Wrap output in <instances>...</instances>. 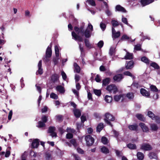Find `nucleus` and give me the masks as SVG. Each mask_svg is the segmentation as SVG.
Segmentation results:
<instances>
[{
    "label": "nucleus",
    "instance_id": "obj_10",
    "mask_svg": "<svg viewBox=\"0 0 160 160\" xmlns=\"http://www.w3.org/2000/svg\"><path fill=\"white\" fill-rule=\"evenodd\" d=\"M51 47L48 46L46 50L45 56L49 58L51 57L52 55V50L51 49L52 43L50 44Z\"/></svg>",
    "mask_w": 160,
    "mask_h": 160
},
{
    "label": "nucleus",
    "instance_id": "obj_29",
    "mask_svg": "<svg viewBox=\"0 0 160 160\" xmlns=\"http://www.w3.org/2000/svg\"><path fill=\"white\" fill-rule=\"evenodd\" d=\"M141 60L146 63L147 64H149L150 62L149 60L146 57H143L141 58Z\"/></svg>",
    "mask_w": 160,
    "mask_h": 160
},
{
    "label": "nucleus",
    "instance_id": "obj_28",
    "mask_svg": "<svg viewBox=\"0 0 160 160\" xmlns=\"http://www.w3.org/2000/svg\"><path fill=\"white\" fill-rule=\"evenodd\" d=\"M150 128L153 131H156L158 129V127L155 124H151Z\"/></svg>",
    "mask_w": 160,
    "mask_h": 160
},
{
    "label": "nucleus",
    "instance_id": "obj_51",
    "mask_svg": "<svg viewBox=\"0 0 160 160\" xmlns=\"http://www.w3.org/2000/svg\"><path fill=\"white\" fill-rule=\"evenodd\" d=\"M111 23L113 27H115L119 25L118 22L114 20H112L111 22Z\"/></svg>",
    "mask_w": 160,
    "mask_h": 160
},
{
    "label": "nucleus",
    "instance_id": "obj_41",
    "mask_svg": "<svg viewBox=\"0 0 160 160\" xmlns=\"http://www.w3.org/2000/svg\"><path fill=\"white\" fill-rule=\"evenodd\" d=\"M150 66L153 67L155 69H158L159 68V66L156 62H152L150 64Z\"/></svg>",
    "mask_w": 160,
    "mask_h": 160
},
{
    "label": "nucleus",
    "instance_id": "obj_34",
    "mask_svg": "<svg viewBox=\"0 0 160 160\" xmlns=\"http://www.w3.org/2000/svg\"><path fill=\"white\" fill-rule=\"evenodd\" d=\"M151 91L153 92H157L158 91V89L154 85H151L150 86Z\"/></svg>",
    "mask_w": 160,
    "mask_h": 160
},
{
    "label": "nucleus",
    "instance_id": "obj_48",
    "mask_svg": "<svg viewBox=\"0 0 160 160\" xmlns=\"http://www.w3.org/2000/svg\"><path fill=\"white\" fill-rule=\"evenodd\" d=\"M43 73V69L42 68H38V70L36 72V74L38 75V74L41 75Z\"/></svg>",
    "mask_w": 160,
    "mask_h": 160
},
{
    "label": "nucleus",
    "instance_id": "obj_61",
    "mask_svg": "<svg viewBox=\"0 0 160 160\" xmlns=\"http://www.w3.org/2000/svg\"><path fill=\"white\" fill-rule=\"evenodd\" d=\"M95 80L96 82H100L101 81V79L99 75H97L96 77L95 78Z\"/></svg>",
    "mask_w": 160,
    "mask_h": 160
},
{
    "label": "nucleus",
    "instance_id": "obj_20",
    "mask_svg": "<svg viewBox=\"0 0 160 160\" xmlns=\"http://www.w3.org/2000/svg\"><path fill=\"white\" fill-rule=\"evenodd\" d=\"M148 157L150 159H155L157 160L158 158L157 155L154 152H151L149 153Z\"/></svg>",
    "mask_w": 160,
    "mask_h": 160
},
{
    "label": "nucleus",
    "instance_id": "obj_23",
    "mask_svg": "<svg viewBox=\"0 0 160 160\" xmlns=\"http://www.w3.org/2000/svg\"><path fill=\"white\" fill-rule=\"evenodd\" d=\"M136 117L140 121L144 122L145 120V118L142 114L138 113L136 115Z\"/></svg>",
    "mask_w": 160,
    "mask_h": 160
},
{
    "label": "nucleus",
    "instance_id": "obj_54",
    "mask_svg": "<svg viewBox=\"0 0 160 160\" xmlns=\"http://www.w3.org/2000/svg\"><path fill=\"white\" fill-rule=\"evenodd\" d=\"M100 28L102 31H104L106 29V26L105 23L101 22L100 23Z\"/></svg>",
    "mask_w": 160,
    "mask_h": 160
},
{
    "label": "nucleus",
    "instance_id": "obj_26",
    "mask_svg": "<svg viewBox=\"0 0 160 160\" xmlns=\"http://www.w3.org/2000/svg\"><path fill=\"white\" fill-rule=\"evenodd\" d=\"M137 156L138 159L139 160H143L144 158V154L140 152H138Z\"/></svg>",
    "mask_w": 160,
    "mask_h": 160
},
{
    "label": "nucleus",
    "instance_id": "obj_30",
    "mask_svg": "<svg viewBox=\"0 0 160 160\" xmlns=\"http://www.w3.org/2000/svg\"><path fill=\"white\" fill-rule=\"evenodd\" d=\"M103 128V124L101 123L98 124L97 127V131L100 132Z\"/></svg>",
    "mask_w": 160,
    "mask_h": 160
},
{
    "label": "nucleus",
    "instance_id": "obj_60",
    "mask_svg": "<svg viewBox=\"0 0 160 160\" xmlns=\"http://www.w3.org/2000/svg\"><path fill=\"white\" fill-rule=\"evenodd\" d=\"M49 58H50L47 57L46 56H45V57L43 58V61L45 63H48L50 62V61Z\"/></svg>",
    "mask_w": 160,
    "mask_h": 160
},
{
    "label": "nucleus",
    "instance_id": "obj_58",
    "mask_svg": "<svg viewBox=\"0 0 160 160\" xmlns=\"http://www.w3.org/2000/svg\"><path fill=\"white\" fill-rule=\"evenodd\" d=\"M123 74L124 75L126 76H128L131 77L132 76V74L130 72L128 71L124 72Z\"/></svg>",
    "mask_w": 160,
    "mask_h": 160
},
{
    "label": "nucleus",
    "instance_id": "obj_55",
    "mask_svg": "<svg viewBox=\"0 0 160 160\" xmlns=\"http://www.w3.org/2000/svg\"><path fill=\"white\" fill-rule=\"evenodd\" d=\"M116 10H126V9L123 7L119 5H117L116 6Z\"/></svg>",
    "mask_w": 160,
    "mask_h": 160
},
{
    "label": "nucleus",
    "instance_id": "obj_38",
    "mask_svg": "<svg viewBox=\"0 0 160 160\" xmlns=\"http://www.w3.org/2000/svg\"><path fill=\"white\" fill-rule=\"evenodd\" d=\"M148 116L152 120H154V117L155 115V114L151 111H149L148 113Z\"/></svg>",
    "mask_w": 160,
    "mask_h": 160
},
{
    "label": "nucleus",
    "instance_id": "obj_11",
    "mask_svg": "<svg viewBox=\"0 0 160 160\" xmlns=\"http://www.w3.org/2000/svg\"><path fill=\"white\" fill-rule=\"evenodd\" d=\"M154 0H140V2L142 6L147 5L154 2Z\"/></svg>",
    "mask_w": 160,
    "mask_h": 160
},
{
    "label": "nucleus",
    "instance_id": "obj_14",
    "mask_svg": "<svg viewBox=\"0 0 160 160\" xmlns=\"http://www.w3.org/2000/svg\"><path fill=\"white\" fill-rule=\"evenodd\" d=\"M57 91L61 93H64L65 92L64 88L61 85H59L57 86L56 88Z\"/></svg>",
    "mask_w": 160,
    "mask_h": 160
},
{
    "label": "nucleus",
    "instance_id": "obj_53",
    "mask_svg": "<svg viewBox=\"0 0 160 160\" xmlns=\"http://www.w3.org/2000/svg\"><path fill=\"white\" fill-rule=\"evenodd\" d=\"M70 142L72 144L74 147L77 146V144L76 140L75 139H72L70 140Z\"/></svg>",
    "mask_w": 160,
    "mask_h": 160
},
{
    "label": "nucleus",
    "instance_id": "obj_21",
    "mask_svg": "<svg viewBox=\"0 0 160 160\" xmlns=\"http://www.w3.org/2000/svg\"><path fill=\"white\" fill-rule=\"evenodd\" d=\"M86 47L89 48H92V44L90 43L89 40L88 39L85 38L84 40Z\"/></svg>",
    "mask_w": 160,
    "mask_h": 160
},
{
    "label": "nucleus",
    "instance_id": "obj_35",
    "mask_svg": "<svg viewBox=\"0 0 160 160\" xmlns=\"http://www.w3.org/2000/svg\"><path fill=\"white\" fill-rule=\"evenodd\" d=\"M115 52V48L114 47H111L110 50L109 54L111 56L114 54Z\"/></svg>",
    "mask_w": 160,
    "mask_h": 160
},
{
    "label": "nucleus",
    "instance_id": "obj_37",
    "mask_svg": "<svg viewBox=\"0 0 160 160\" xmlns=\"http://www.w3.org/2000/svg\"><path fill=\"white\" fill-rule=\"evenodd\" d=\"M54 48L56 56V57H58L59 52L58 47L57 45H55Z\"/></svg>",
    "mask_w": 160,
    "mask_h": 160
},
{
    "label": "nucleus",
    "instance_id": "obj_6",
    "mask_svg": "<svg viewBox=\"0 0 160 160\" xmlns=\"http://www.w3.org/2000/svg\"><path fill=\"white\" fill-rule=\"evenodd\" d=\"M39 140L36 138L34 139L32 143L31 147L32 148H37L39 145Z\"/></svg>",
    "mask_w": 160,
    "mask_h": 160
},
{
    "label": "nucleus",
    "instance_id": "obj_8",
    "mask_svg": "<svg viewBox=\"0 0 160 160\" xmlns=\"http://www.w3.org/2000/svg\"><path fill=\"white\" fill-rule=\"evenodd\" d=\"M123 78V76L122 74H116L113 78L114 81L119 82Z\"/></svg>",
    "mask_w": 160,
    "mask_h": 160
},
{
    "label": "nucleus",
    "instance_id": "obj_44",
    "mask_svg": "<svg viewBox=\"0 0 160 160\" xmlns=\"http://www.w3.org/2000/svg\"><path fill=\"white\" fill-rule=\"evenodd\" d=\"M41 119L42 120L41 121L45 123L48 120V117L46 115H43Z\"/></svg>",
    "mask_w": 160,
    "mask_h": 160
},
{
    "label": "nucleus",
    "instance_id": "obj_47",
    "mask_svg": "<svg viewBox=\"0 0 160 160\" xmlns=\"http://www.w3.org/2000/svg\"><path fill=\"white\" fill-rule=\"evenodd\" d=\"M59 58L58 57H54L53 58L52 62L54 63V65H55L58 64V62Z\"/></svg>",
    "mask_w": 160,
    "mask_h": 160
},
{
    "label": "nucleus",
    "instance_id": "obj_56",
    "mask_svg": "<svg viewBox=\"0 0 160 160\" xmlns=\"http://www.w3.org/2000/svg\"><path fill=\"white\" fill-rule=\"evenodd\" d=\"M73 135L72 134L70 133H68L66 135V138L68 139H71L72 138Z\"/></svg>",
    "mask_w": 160,
    "mask_h": 160
},
{
    "label": "nucleus",
    "instance_id": "obj_50",
    "mask_svg": "<svg viewBox=\"0 0 160 160\" xmlns=\"http://www.w3.org/2000/svg\"><path fill=\"white\" fill-rule=\"evenodd\" d=\"M141 49V45L140 44H137L135 46L134 50L136 51H140Z\"/></svg>",
    "mask_w": 160,
    "mask_h": 160
},
{
    "label": "nucleus",
    "instance_id": "obj_19",
    "mask_svg": "<svg viewBox=\"0 0 160 160\" xmlns=\"http://www.w3.org/2000/svg\"><path fill=\"white\" fill-rule=\"evenodd\" d=\"M74 71V72L79 73L81 69L79 65L76 62H74L73 64Z\"/></svg>",
    "mask_w": 160,
    "mask_h": 160
},
{
    "label": "nucleus",
    "instance_id": "obj_40",
    "mask_svg": "<svg viewBox=\"0 0 160 160\" xmlns=\"http://www.w3.org/2000/svg\"><path fill=\"white\" fill-rule=\"evenodd\" d=\"M56 130V128L54 126H50L48 130V132L51 133L55 132Z\"/></svg>",
    "mask_w": 160,
    "mask_h": 160
},
{
    "label": "nucleus",
    "instance_id": "obj_59",
    "mask_svg": "<svg viewBox=\"0 0 160 160\" xmlns=\"http://www.w3.org/2000/svg\"><path fill=\"white\" fill-rule=\"evenodd\" d=\"M61 75L63 79L64 80H66L67 77L65 73L63 71H62L61 72Z\"/></svg>",
    "mask_w": 160,
    "mask_h": 160
},
{
    "label": "nucleus",
    "instance_id": "obj_7",
    "mask_svg": "<svg viewBox=\"0 0 160 160\" xmlns=\"http://www.w3.org/2000/svg\"><path fill=\"white\" fill-rule=\"evenodd\" d=\"M134 62L133 60L127 61L126 63L125 68L126 69H131L134 67Z\"/></svg>",
    "mask_w": 160,
    "mask_h": 160
},
{
    "label": "nucleus",
    "instance_id": "obj_5",
    "mask_svg": "<svg viewBox=\"0 0 160 160\" xmlns=\"http://www.w3.org/2000/svg\"><path fill=\"white\" fill-rule=\"evenodd\" d=\"M140 149L145 151H150L152 149V147L149 144L144 143L141 145Z\"/></svg>",
    "mask_w": 160,
    "mask_h": 160
},
{
    "label": "nucleus",
    "instance_id": "obj_9",
    "mask_svg": "<svg viewBox=\"0 0 160 160\" xmlns=\"http://www.w3.org/2000/svg\"><path fill=\"white\" fill-rule=\"evenodd\" d=\"M123 94H121L119 95H116L114 97V99L116 102H118L121 98V102H122L124 100Z\"/></svg>",
    "mask_w": 160,
    "mask_h": 160
},
{
    "label": "nucleus",
    "instance_id": "obj_64",
    "mask_svg": "<svg viewBox=\"0 0 160 160\" xmlns=\"http://www.w3.org/2000/svg\"><path fill=\"white\" fill-rule=\"evenodd\" d=\"M73 156L75 158V160H82L80 157L76 154L73 155Z\"/></svg>",
    "mask_w": 160,
    "mask_h": 160
},
{
    "label": "nucleus",
    "instance_id": "obj_43",
    "mask_svg": "<svg viewBox=\"0 0 160 160\" xmlns=\"http://www.w3.org/2000/svg\"><path fill=\"white\" fill-rule=\"evenodd\" d=\"M45 158L46 160H50L52 159L51 155L49 152H46L45 153Z\"/></svg>",
    "mask_w": 160,
    "mask_h": 160
},
{
    "label": "nucleus",
    "instance_id": "obj_17",
    "mask_svg": "<svg viewBox=\"0 0 160 160\" xmlns=\"http://www.w3.org/2000/svg\"><path fill=\"white\" fill-rule=\"evenodd\" d=\"M138 126L136 124L134 125H129L128 126V128L131 131H137L138 130Z\"/></svg>",
    "mask_w": 160,
    "mask_h": 160
},
{
    "label": "nucleus",
    "instance_id": "obj_15",
    "mask_svg": "<svg viewBox=\"0 0 160 160\" xmlns=\"http://www.w3.org/2000/svg\"><path fill=\"white\" fill-rule=\"evenodd\" d=\"M139 125L144 132H147L149 131V129L148 127L144 123L140 122Z\"/></svg>",
    "mask_w": 160,
    "mask_h": 160
},
{
    "label": "nucleus",
    "instance_id": "obj_46",
    "mask_svg": "<svg viewBox=\"0 0 160 160\" xmlns=\"http://www.w3.org/2000/svg\"><path fill=\"white\" fill-rule=\"evenodd\" d=\"M50 97L51 98L57 99L58 98V96L54 93H52L50 95Z\"/></svg>",
    "mask_w": 160,
    "mask_h": 160
},
{
    "label": "nucleus",
    "instance_id": "obj_12",
    "mask_svg": "<svg viewBox=\"0 0 160 160\" xmlns=\"http://www.w3.org/2000/svg\"><path fill=\"white\" fill-rule=\"evenodd\" d=\"M140 93L144 96L149 97L150 95L149 92L147 91L145 89L142 88L140 90Z\"/></svg>",
    "mask_w": 160,
    "mask_h": 160
},
{
    "label": "nucleus",
    "instance_id": "obj_13",
    "mask_svg": "<svg viewBox=\"0 0 160 160\" xmlns=\"http://www.w3.org/2000/svg\"><path fill=\"white\" fill-rule=\"evenodd\" d=\"M59 78L58 75L56 73H54L51 76V80L53 83H55L58 81Z\"/></svg>",
    "mask_w": 160,
    "mask_h": 160
},
{
    "label": "nucleus",
    "instance_id": "obj_45",
    "mask_svg": "<svg viewBox=\"0 0 160 160\" xmlns=\"http://www.w3.org/2000/svg\"><path fill=\"white\" fill-rule=\"evenodd\" d=\"M131 38L127 36L126 35L124 34L122 36L121 38V40L122 41H123L125 40H129Z\"/></svg>",
    "mask_w": 160,
    "mask_h": 160
},
{
    "label": "nucleus",
    "instance_id": "obj_33",
    "mask_svg": "<svg viewBox=\"0 0 160 160\" xmlns=\"http://www.w3.org/2000/svg\"><path fill=\"white\" fill-rule=\"evenodd\" d=\"M38 125L37 127L38 128H42L46 126L45 123L41 121H39L38 122Z\"/></svg>",
    "mask_w": 160,
    "mask_h": 160
},
{
    "label": "nucleus",
    "instance_id": "obj_27",
    "mask_svg": "<svg viewBox=\"0 0 160 160\" xmlns=\"http://www.w3.org/2000/svg\"><path fill=\"white\" fill-rule=\"evenodd\" d=\"M120 34L121 33L120 31H118L117 32H116L113 33L112 35L113 39L114 40L115 39L119 37L120 36Z\"/></svg>",
    "mask_w": 160,
    "mask_h": 160
},
{
    "label": "nucleus",
    "instance_id": "obj_1",
    "mask_svg": "<svg viewBox=\"0 0 160 160\" xmlns=\"http://www.w3.org/2000/svg\"><path fill=\"white\" fill-rule=\"evenodd\" d=\"M84 25L82 24L80 27L77 26L74 27L75 31L72 32V38L76 41L82 42L83 41L82 37L84 36L85 38L88 39L91 36L92 32L88 28L84 29Z\"/></svg>",
    "mask_w": 160,
    "mask_h": 160
},
{
    "label": "nucleus",
    "instance_id": "obj_2",
    "mask_svg": "<svg viewBox=\"0 0 160 160\" xmlns=\"http://www.w3.org/2000/svg\"><path fill=\"white\" fill-rule=\"evenodd\" d=\"M104 120L108 124L112 127V125L110 121H113L115 120V117L109 112H106L104 115Z\"/></svg>",
    "mask_w": 160,
    "mask_h": 160
},
{
    "label": "nucleus",
    "instance_id": "obj_63",
    "mask_svg": "<svg viewBox=\"0 0 160 160\" xmlns=\"http://www.w3.org/2000/svg\"><path fill=\"white\" fill-rule=\"evenodd\" d=\"M81 122L83 123L86 120V116L82 115L81 117Z\"/></svg>",
    "mask_w": 160,
    "mask_h": 160
},
{
    "label": "nucleus",
    "instance_id": "obj_57",
    "mask_svg": "<svg viewBox=\"0 0 160 160\" xmlns=\"http://www.w3.org/2000/svg\"><path fill=\"white\" fill-rule=\"evenodd\" d=\"M57 119L59 122L62 121V115H58L56 116Z\"/></svg>",
    "mask_w": 160,
    "mask_h": 160
},
{
    "label": "nucleus",
    "instance_id": "obj_39",
    "mask_svg": "<svg viewBox=\"0 0 160 160\" xmlns=\"http://www.w3.org/2000/svg\"><path fill=\"white\" fill-rule=\"evenodd\" d=\"M93 92L94 94L98 96H100L101 94V91L100 90L94 89Z\"/></svg>",
    "mask_w": 160,
    "mask_h": 160
},
{
    "label": "nucleus",
    "instance_id": "obj_42",
    "mask_svg": "<svg viewBox=\"0 0 160 160\" xmlns=\"http://www.w3.org/2000/svg\"><path fill=\"white\" fill-rule=\"evenodd\" d=\"M101 141L104 144H107L108 143V139L106 137H102L101 138Z\"/></svg>",
    "mask_w": 160,
    "mask_h": 160
},
{
    "label": "nucleus",
    "instance_id": "obj_18",
    "mask_svg": "<svg viewBox=\"0 0 160 160\" xmlns=\"http://www.w3.org/2000/svg\"><path fill=\"white\" fill-rule=\"evenodd\" d=\"M110 79L109 78H107L103 79L102 81V86H106L108 85L110 82Z\"/></svg>",
    "mask_w": 160,
    "mask_h": 160
},
{
    "label": "nucleus",
    "instance_id": "obj_4",
    "mask_svg": "<svg viewBox=\"0 0 160 160\" xmlns=\"http://www.w3.org/2000/svg\"><path fill=\"white\" fill-rule=\"evenodd\" d=\"M106 89L107 91L110 92H113L114 94H115L118 91L117 87L114 84H111L108 85Z\"/></svg>",
    "mask_w": 160,
    "mask_h": 160
},
{
    "label": "nucleus",
    "instance_id": "obj_36",
    "mask_svg": "<svg viewBox=\"0 0 160 160\" xmlns=\"http://www.w3.org/2000/svg\"><path fill=\"white\" fill-rule=\"evenodd\" d=\"M86 2L92 6H96V3L94 0H87Z\"/></svg>",
    "mask_w": 160,
    "mask_h": 160
},
{
    "label": "nucleus",
    "instance_id": "obj_16",
    "mask_svg": "<svg viewBox=\"0 0 160 160\" xmlns=\"http://www.w3.org/2000/svg\"><path fill=\"white\" fill-rule=\"evenodd\" d=\"M74 114L76 118H79L81 115V112L78 109H74L73 110Z\"/></svg>",
    "mask_w": 160,
    "mask_h": 160
},
{
    "label": "nucleus",
    "instance_id": "obj_32",
    "mask_svg": "<svg viewBox=\"0 0 160 160\" xmlns=\"http://www.w3.org/2000/svg\"><path fill=\"white\" fill-rule=\"evenodd\" d=\"M105 100L107 102L109 103L111 102L112 98L111 96L106 95L105 97Z\"/></svg>",
    "mask_w": 160,
    "mask_h": 160
},
{
    "label": "nucleus",
    "instance_id": "obj_31",
    "mask_svg": "<svg viewBox=\"0 0 160 160\" xmlns=\"http://www.w3.org/2000/svg\"><path fill=\"white\" fill-rule=\"evenodd\" d=\"M126 97L129 100L133 99L134 97V94L132 92H128L126 94Z\"/></svg>",
    "mask_w": 160,
    "mask_h": 160
},
{
    "label": "nucleus",
    "instance_id": "obj_62",
    "mask_svg": "<svg viewBox=\"0 0 160 160\" xmlns=\"http://www.w3.org/2000/svg\"><path fill=\"white\" fill-rule=\"evenodd\" d=\"M112 131L115 137L116 138H118L119 135V132L115 130H113Z\"/></svg>",
    "mask_w": 160,
    "mask_h": 160
},
{
    "label": "nucleus",
    "instance_id": "obj_22",
    "mask_svg": "<svg viewBox=\"0 0 160 160\" xmlns=\"http://www.w3.org/2000/svg\"><path fill=\"white\" fill-rule=\"evenodd\" d=\"M133 58V54L128 52H127L126 55L124 57V58L126 60L132 59Z\"/></svg>",
    "mask_w": 160,
    "mask_h": 160
},
{
    "label": "nucleus",
    "instance_id": "obj_3",
    "mask_svg": "<svg viewBox=\"0 0 160 160\" xmlns=\"http://www.w3.org/2000/svg\"><path fill=\"white\" fill-rule=\"evenodd\" d=\"M87 146H92L94 142V139L90 135H88L85 137Z\"/></svg>",
    "mask_w": 160,
    "mask_h": 160
},
{
    "label": "nucleus",
    "instance_id": "obj_25",
    "mask_svg": "<svg viewBox=\"0 0 160 160\" xmlns=\"http://www.w3.org/2000/svg\"><path fill=\"white\" fill-rule=\"evenodd\" d=\"M100 150L103 153L107 154L109 153V150L105 146L102 147L101 148Z\"/></svg>",
    "mask_w": 160,
    "mask_h": 160
},
{
    "label": "nucleus",
    "instance_id": "obj_24",
    "mask_svg": "<svg viewBox=\"0 0 160 160\" xmlns=\"http://www.w3.org/2000/svg\"><path fill=\"white\" fill-rule=\"evenodd\" d=\"M127 147L130 149H137V146L135 144L129 143L127 144Z\"/></svg>",
    "mask_w": 160,
    "mask_h": 160
},
{
    "label": "nucleus",
    "instance_id": "obj_52",
    "mask_svg": "<svg viewBox=\"0 0 160 160\" xmlns=\"http://www.w3.org/2000/svg\"><path fill=\"white\" fill-rule=\"evenodd\" d=\"M104 42L103 41L101 40L99 41L97 44L98 47L99 48H101L103 46Z\"/></svg>",
    "mask_w": 160,
    "mask_h": 160
},
{
    "label": "nucleus",
    "instance_id": "obj_49",
    "mask_svg": "<svg viewBox=\"0 0 160 160\" xmlns=\"http://www.w3.org/2000/svg\"><path fill=\"white\" fill-rule=\"evenodd\" d=\"M103 8H104L105 10H109V8L108 4L107 2L104 1H103Z\"/></svg>",
    "mask_w": 160,
    "mask_h": 160
}]
</instances>
